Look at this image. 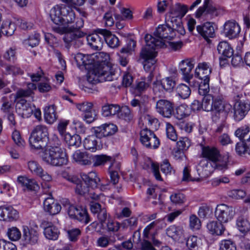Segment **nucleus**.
Wrapping results in <instances>:
<instances>
[{
    "label": "nucleus",
    "mask_w": 250,
    "mask_h": 250,
    "mask_svg": "<svg viewBox=\"0 0 250 250\" xmlns=\"http://www.w3.org/2000/svg\"><path fill=\"white\" fill-rule=\"evenodd\" d=\"M95 57L97 58L96 62L100 63L93 71L89 72L87 76L88 82L95 84L99 82L113 81L115 78V70L110 65L105 63L108 55L104 52H99L96 54Z\"/></svg>",
    "instance_id": "1"
},
{
    "label": "nucleus",
    "mask_w": 250,
    "mask_h": 250,
    "mask_svg": "<svg viewBox=\"0 0 250 250\" xmlns=\"http://www.w3.org/2000/svg\"><path fill=\"white\" fill-rule=\"evenodd\" d=\"M146 45L143 47L140 53V59L145 71L152 72L156 62L155 57L157 55L156 50L159 48L163 43L160 41H156L150 34H146L145 37Z\"/></svg>",
    "instance_id": "2"
},
{
    "label": "nucleus",
    "mask_w": 250,
    "mask_h": 250,
    "mask_svg": "<svg viewBox=\"0 0 250 250\" xmlns=\"http://www.w3.org/2000/svg\"><path fill=\"white\" fill-rule=\"evenodd\" d=\"M64 177L69 182L75 184V192L79 195H84L89 192V187L94 188L98 187L100 179L94 171L89 172L87 174L81 175L82 181L76 176L66 174Z\"/></svg>",
    "instance_id": "3"
},
{
    "label": "nucleus",
    "mask_w": 250,
    "mask_h": 250,
    "mask_svg": "<svg viewBox=\"0 0 250 250\" xmlns=\"http://www.w3.org/2000/svg\"><path fill=\"white\" fill-rule=\"evenodd\" d=\"M52 21L57 25H68L75 20V14L71 7L66 4L56 5L50 11Z\"/></svg>",
    "instance_id": "4"
},
{
    "label": "nucleus",
    "mask_w": 250,
    "mask_h": 250,
    "mask_svg": "<svg viewBox=\"0 0 250 250\" xmlns=\"http://www.w3.org/2000/svg\"><path fill=\"white\" fill-rule=\"evenodd\" d=\"M41 156L43 162L53 166H62L66 165L68 162L64 149L57 146H48L42 152Z\"/></svg>",
    "instance_id": "5"
},
{
    "label": "nucleus",
    "mask_w": 250,
    "mask_h": 250,
    "mask_svg": "<svg viewBox=\"0 0 250 250\" xmlns=\"http://www.w3.org/2000/svg\"><path fill=\"white\" fill-rule=\"evenodd\" d=\"M49 141L48 129L43 125H37L32 131L29 142L31 146L36 149L45 147Z\"/></svg>",
    "instance_id": "6"
},
{
    "label": "nucleus",
    "mask_w": 250,
    "mask_h": 250,
    "mask_svg": "<svg viewBox=\"0 0 250 250\" xmlns=\"http://www.w3.org/2000/svg\"><path fill=\"white\" fill-rule=\"evenodd\" d=\"M212 106V109L210 111L212 121L215 122L219 120H225L231 107L230 104L225 103L223 99L220 97H214Z\"/></svg>",
    "instance_id": "7"
},
{
    "label": "nucleus",
    "mask_w": 250,
    "mask_h": 250,
    "mask_svg": "<svg viewBox=\"0 0 250 250\" xmlns=\"http://www.w3.org/2000/svg\"><path fill=\"white\" fill-rule=\"evenodd\" d=\"M196 169L201 179L210 176L215 169L221 170L227 169V164L226 162L215 163L208 162V160H203L197 166Z\"/></svg>",
    "instance_id": "8"
},
{
    "label": "nucleus",
    "mask_w": 250,
    "mask_h": 250,
    "mask_svg": "<svg viewBox=\"0 0 250 250\" xmlns=\"http://www.w3.org/2000/svg\"><path fill=\"white\" fill-rule=\"evenodd\" d=\"M242 94H237L233 97L235 104L234 108V119L236 121L242 120L250 110V103L244 99Z\"/></svg>",
    "instance_id": "9"
},
{
    "label": "nucleus",
    "mask_w": 250,
    "mask_h": 250,
    "mask_svg": "<svg viewBox=\"0 0 250 250\" xmlns=\"http://www.w3.org/2000/svg\"><path fill=\"white\" fill-rule=\"evenodd\" d=\"M155 37H152L156 41H160L162 42L163 45L160 47H163L165 45L164 42L166 40H171L176 36L175 32L171 27V24L166 23V24L159 25L154 32Z\"/></svg>",
    "instance_id": "10"
},
{
    "label": "nucleus",
    "mask_w": 250,
    "mask_h": 250,
    "mask_svg": "<svg viewBox=\"0 0 250 250\" xmlns=\"http://www.w3.org/2000/svg\"><path fill=\"white\" fill-rule=\"evenodd\" d=\"M81 26L76 25V27H73L74 28L77 30L67 32V28L65 27H60L59 26H55L52 27V30L60 34H64L63 37L64 42L69 44L74 41H77V39L82 38L84 36V33L80 31L78 29L80 28Z\"/></svg>",
    "instance_id": "11"
},
{
    "label": "nucleus",
    "mask_w": 250,
    "mask_h": 250,
    "mask_svg": "<svg viewBox=\"0 0 250 250\" xmlns=\"http://www.w3.org/2000/svg\"><path fill=\"white\" fill-rule=\"evenodd\" d=\"M67 213L70 218L76 219L84 225L90 221L87 210L82 207L71 205L67 209Z\"/></svg>",
    "instance_id": "12"
},
{
    "label": "nucleus",
    "mask_w": 250,
    "mask_h": 250,
    "mask_svg": "<svg viewBox=\"0 0 250 250\" xmlns=\"http://www.w3.org/2000/svg\"><path fill=\"white\" fill-rule=\"evenodd\" d=\"M140 141L144 146L149 148H157L160 145L159 140L155 134L147 128L141 131Z\"/></svg>",
    "instance_id": "13"
},
{
    "label": "nucleus",
    "mask_w": 250,
    "mask_h": 250,
    "mask_svg": "<svg viewBox=\"0 0 250 250\" xmlns=\"http://www.w3.org/2000/svg\"><path fill=\"white\" fill-rule=\"evenodd\" d=\"M202 155L204 158L208 160V162L222 163L226 162L228 165V158H222L219 151L215 147L210 146H204L202 147Z\"/></svg>",
    "instance_id": "14"
},
{
    "label": "nucleus",
    "mask_w": 250,
    "mask_h": 250,
    "mask_svg": "<svg viewBox=\"0 0 250 250\" xmlns=\"http://www.w3.org/2000/svg\"><path fill=\"white\" fill-rule=\"evenodd\" d=\"M156 110L163 117L170 118L174 114V103L167 100H159L156 102Z\"/></svg>",
    "instance_id": "15"
},
{
    "label": "nucleus",
    "mask_w": 250,
    "mask_h": 250,
    "mask_svg": "<svg viewBox=\"0 0 250 250\" xmlns=\"http://www.w3.org/2000/svg\"><path fill=\"white\" fill-rule=\"evenodd\" d=\"M234 214L232 208L225 204L218 205L215 211L216 218L221 223H227L231 220Z\"/></svg>",
    "instance_id": "16"
},
{
    "label": "nucleus",
    "mask_w": 250,
    "mask_h": 250,
    "mask_svg": "<svg viewBox=\"0 0 250 250\" xmlns=\"http://www.w3.org/2000/svg\"><path fill=\"white\" fill-rule=\"evenodd\" d=\"M210 15V19L217 16V9L213 2L211 0H204L202 6H200L195 13V16L200 18L203 14Z\"/></svg>",
    "instance_id": "17"
},
{
    "label": "nucleus",
    "mask_w": 250,
    "mask_h": 250,
    "mask_svg": "<svg viewBox=\"0 0 250 250\" xmlns=\"http://www.w3.org/2000/svg\"><path fill=\"white\" fill-rule=\"evenodd\" d=\"M104 29H98L95 32L87 36V41L89 45L94 50H100L104 42V34L100 30Z\"/></svg>",
    "instance_id": "18"
},
{
    "label": "nucleus",
    "mask_w": 250,
    "mask_h": 250,
    "mask_svg": "<svg viewBox=\"0 0 250 250\" xmlns=\"http://www.w3.org/2000/svg\"><path fill=\"white\" fill-rule=\"evenodd\" d=\"M118 130L117 126L113 124H105L94 128V132L99 138L114 135Z\"/></svg>",
    "instance_id": "19"
},
{
    "label": "nucleus",
    "mask_w": 250,
    "mask_h": 250,
    "mask_svg": "<svg viewBox=\"0 0 250 250\" xmlns=\"http://www.w3.org/2000/svg\"><path fill=\"white\" fill-rule=\"evenodd\" d=\"M213 25V22H206L196 26L197 33L208 42L210 41L209 38H212L215 36V29Z\"/></svg>",
    "instance_id": "20"
},
{
    "label": "nucleus",
    "mask_w": 250,
    "mask_h": 250,
    "mask_svg": "<svg viewBox=\"0 0 250 250\" xmlns=\"http://www.w3.org/2000/svg\"><path fill=\"white\" fill-rule=\"evenodd\" d=\"M241 31V28L234 21H228L224 25V32L226 37L229 39L237 38Z\"/></svg>",
    "instance_id": "21"
},
{
    "label": "nucleus",
    "mask_w": 250,
    "mask_h": 250,
    "mask_svg": "<svg viewBox=\"0 0 250 250\" xmlns=\"http://www.w3.org/2000/svg\"><path fill=\"white\" fill-rule=\"evenodd\" d=\"M211 68L207 62L199 63L195 70V77L202 81L209 82Z\"/></svg>",
    "instance_id": "22"
},
{
    "label": "nucleus",
    "mask_w": 250,
    "mask_h": 250,
    "mask_svg": "<svg viewBox=\"0 0 250 250\" xmlns=\"http://www.w3.org/2000/svg\"><path fill=\"white\" fill-rule=\"evenodd\" d=\"M23 237L25 244L32 246L38 243L39 233L35 229H29L28 227L24 226H23Z\"/></svg>",
    "instance_id": "23"
},
{
    "label": "nucleus",
    "mask_w": 250,
    "mask_h": 250,
    "mask_svg": "<svg viewBox=\"0 0 250 250\" xmlns=\"http://www.w3.org/2000/svg\"><path fill=\"white\" fill-rule=\"evenodd\" d=\"M194 66V61L191 59L183 60L179 63L180 70L183 76L185 81H188L193 78L191 71Z\"/></svg>",
    "instance_id": "24"
},
{
    "label": "nucleus",
    "mask_w": 250,
    "mask_h": 250,
    "mask_svg": "<svg viewBox=\"0 0 250 250\" xmlns=\"http://www.w3.org/2000/svg\"><path fill=\"white\" fill-rule=\"evenodd\" d=\"M43 208L46 212L52 215L59 213L62 208L60 204L55 202L51 196L45 199L43 202Z\"/></svg>",
    "instance_id": "25"
},
{
    "label": "nucleus",
    "mask_w": 250,
    "mask_h": 250,
    "mask_svg": "<svg viewBox=\"0 0 250 250\" xmlns=\"http://www.w3.org/2000/svg\"><path fill=\"white\" fill-rule=\"evenodd\" d=\"M18 217V211L11 206L0 207V220L12 221Z\"/></svg>",
    "instance_id": "26"
},
{
    "label": "nucleus",
    "mask_w": 250,
    "mask_h": 250,
    "mask_svg": "<svg viewBox=\"0 0 250 250\" xmlns=\"http://www.w3.org/2000/svg\"><path fill=\"white\" fill-rule=\"evenodd\" d=\"M16 108L17 112L23 118L29 117L33 112V109L30 104L23 99L18 101Z\"/></svg>",
    "instance_id": "27"
},
{
    "label": "nucleus",
    "mask_w": 250,
    "mask_h": 250,
    "mask_svg": "<svg viewBox=\"0 0 250 250\" xmlns=\"http://www.w3.org/2000/svg\"><path fill=\"white\" fill-rule=\"evenodd\" d=\"M156 225V223L153 221L147 225L143 230V238L150 239L154 246L159 247L161 245L162 242L158 239L157 232H154L153 233H150L151 230L154 228Z\"/></svg>",
    "instance_id": "28"
},
{
    "label": "nucleus",
    "mask_w": 250,
    "mask_h": 250,
    "mask_svg": "<svg viewBox=\"0 0 250 250\" xmlns=\"http://www.w3.org/2000/svg\"><path fill=\"white\" fill-rule=\"evenodd\" d=\"M42 226L44 228V235L47 239L52 240L58 239L59 234L58 229L51 222L44 221L42 223Z\"/></svg>",
    "instance_id": "29"
},
{
    "label": "nucleus",
    "mask_w": 250,
    "mask_h": 250,
    "mask_svg": "<svg viewBox=\"0 0 250 250\" xmlns=\"http://www.w3.org/2000/svg\"><path fill=\"white\" fill-rule=\"evenodd\" d=\"M92 155L86 152H82L80 150H76L73 154V159L82 165H90L92 164Z\"/></svg>",
    "instance_id": "30"
},
{
    "label": "nucleus",
    "mask_w": 250,
    "mask_h": 250,
    "mask_svg": "<svg viewBox=\"0 0 250 250\" xmlns=\"http://www.w3.org/2000/svg\"><path fill=\"white\" fill-rule=\"evenodd\" d=\"M101 138H99L95 134L93 135L88 136L83 141V146L85 149L92 152L95 151L98 148H100L98 143Z\"/></svg>",
    "instance_id": "31"
},
{
    "label": "nucleus",
    "mask_w": 250,
    "mask_h": 250,
    "mask_svg": "<svg viewBox=\"0 0 250 250\" xmlns=\"http://www.w3.org/2000/svg\"><path fill=\"white\" fill-rule=\"evenodd\" d=\"M18 182L22 187L30 190L37 191L40 188L39 184L35 180L28 179L25 176H19Z\"/></svg>",
    "instance_id": "32"
},
{
    "label": "nucleus",
    "mask_w": 250,
    "mask_h": 250,
    "mask_svg": "<svg viewBox=\"0 0 250 250\" xmlns=\"http://www.w3.org/2000/svg\"><path fill=\"white\" fill-rule=\"evenodd\" d=\"M248 215L246 214L239 216L236 219V227L242 233H246L250 230V223Z\"/></svg>",
    "instance_id": "33"
},
{
    "label": "nucleus",
    "mask_w": 250,
    "mask_h": 250,
    "mask_svg": "<svg viewBox=\"0 0 250 250\" xmlns=\"http://www.w3.org/2000/svg\"><path fill=\"white\" fill-rule=\"evenodd\" d=\"M148 102V97L146 95L142 96L140 99H133L130 102V104L133 107H138L139 112L141 113L146 112L148 109L147 103Z\"/></svg>",
    "instance_id": "34"
},
{
    "label": "nucleus",
    "mask_w": 250,
    "mask_h": 250,
    "mask_svg": "<svg viewBox=\"0 0 250 250\" xmlns=\"http://www.w3.org/2000/svg\"><path fill=\"white\" fill-rule=\"evenodd\" d=\"M100 32L102 34H104V41L109 47L114 48L119 45L118 38L115 35L112 34L111 32L106 29L101 30Z\"/></svg>",
    "instance_id": "35"
},
{
    "label": "nucleus",
    "mask_w": 250,
    "mask_h": 250,
    "mask_svg": "<svg viewBox=\"0 0 250 250\" xmlns=\"http://www.w3.org/2000/svg\"><path fill=\"white\" fill-rule=\"evenodd\" d=\"M208 231L211 234L216 235H221L225 230V228L222 223L212 221L208 222L207 225Z\"/></svg>",
    "instance_id": "36"
},
{
    "label": "nucleus",
    "mask_w": 250,
    "mask_h": 250,
    "mask_svg": "<svg viewBox=\"0 0 250 250\" xmlns=\"http://www.w3.org/2000/svg\"><path fill=\"white\" fill-rule=\"evenodd\" d=\"M235 136L244 142H250V125H245L237 128Z\"/></svg>",
    "instance_id": "37"
},
{
    "label": "nucleus",
    "mask_w": 250,
    "mask_h": 250,
    "mask_svg": "<svg viewBox=\"0 0 250 250\" xmlns=\"http://www.w3.org/2000/svg\"><path fill=\"white\" fill-rule=\"evenodd\" d=\"M217 50L222 57L230 58L233 54V50L227 42H221L217 46Z\"/></svg>",
    "instance_id": "38"
},
{
    "label": "nucleus",
    "mask_w": 250,
    "mask_h": 250,
    "mask_svg": "<svg viewBox=\"0 0 250 250\" xmlns=\"http://www.w3.org/2000/svg\"><path fill=\"white\" fill-rule=\"evenodd\" d=\"M188 7L178 3L170 9L169 14L182 19L188 12Z\"/></svg>",
    "instance_id": "39"
},
{
    "label": "nucleus",
    "mask_w": 250,
    "mask_h": 250,
    "mask_svg": "<svg viewBox=\"0 0 250 250\" xmlns=\"http://www.w3.org/2000/svg\"><path fill=\"white\" fill-rule=\"evenodd\" d=\"M44 117L46 122L50 124H53L57 120V117L54 105H49L45 108Z\"/></svg>",
    "instance_id": "40"
},
{
    "label": "nucleus",
    "mask_w": 250,
    "mask_h": 250,
    "mask_svg": "<svg viewBox=\"0 0 250 250\" xmlns=\"http://www.w3.org/2000/svg\"><path fill=\"white\" fill-rule=\"evenodd\" d=\"M64 140L69 146L78 147L81 144V138L77 134L71 135L69 133H66L64 136Z\"/></svg>",
    "instance_id": "41"
},
{
    "label": "nucleus",
    "mask_w": 250,
    "mask_h": 250,
    "mask_svg": "<svg viewBox=\"0 0 250 250\" xmlns=\"http://www.w3.org/2000/svg\"><path fill=\"white\" fill-rule=\"evenodd\" d=\"M111 157L106 155H92L91 161L94 167H99L104 165L107 162L111 161Z\"/></svg>",
    "instance_id": "42"
},
{
    "label": "nucleus",
    "mask_w": 250,
    "mask_h": 250,
    "mask_svg": "<svg viewBox=\"0 0 250 250\" xmlns=\"http://www.w3.org/2000/svg\"><path fill=\"white\" fill-rule=\"evenodd\" d=\"M0 28L1 33L6 36H12L16 29L15 24L9 21H3Z\"/></svg>",
    "instance_id": "43"
},
{
    "label": "nucleus",
    "mask_w": 250,
    "mask_h": 250,
    "mask_svg": "<svg viewBox=\"0 0 250 250\" xmlns=\"http://www.w3.org/2000/svg\"><path fill=\"white\" fill-rule=\"evenodd\" d=\"M90 57L88 55L78 53L76 55L75 59L78 65L86 66L93 63L94 58L91 59Z\"/></svg>",
    "instance_id": "44"
},
{
    "label": "nucleus",
    "mask_w": 250,
    "mask_h": 250,
    "mask_svg": "<svg viewBox=\"0 0 250 250\" xmlns=\"http://www.w3.org/2000/svg\"><path fill=\"white\" fill-rule=\"evenodd\" d=\"M120 14L115 13L114 14L115 18L117 20L124 21L126 20H131L133 18L132 12L128 8L124 7L120 8Z\"/></svg>",
    "instance_id": "45"
},
{
    "label": "nucleus",
    "mask_w": 250,
    "mask_h": 250,
    "mask_svg": "<svg viewBox=\"0 0 250 250\" xmlns=\"http://www.w3.org/2000/svg\"><path fill=\"white\" fill-rule=\"evenodd\" d=\"M167 236L174 239H178L183 234V230L175 226H171L167 229Z\"/></svg>",
    "instance_id": "46"
},
{
    "label": "nucleus",
    "mask_w": 250,
    "mask_h": 250,
    "mask_svg": "<svg viewBox=\"0 0 250 250\" xmlns=\"http://www.w3.org/2000/svg\"><path fill=\"white\" fill-rule=\"evenodd\" d=\"M4 72L6 75L16 76L23 74V71L18 65L6 64L4 66Z\"/></svg>",
    "instance_id": "47"
},
{
    "label": "nucleus",
    "mask_w": 250,
    "mask_h": 250,
    "mask_svg": "<svg viewBox=\"0 0 250 250\" xmlns=\"http://www.w3.org/2000/svg\"><path fill=\"white\" fill-rule=\"evenodd\" d=\"M246 142L241 141L236 144L235 150L236 153L239 155L248 154L250 155V146L247 145Z\"/></svg>",
    "instance_id": "48"
},
{
    "label": "nucleus",
    "mask_w": 250,
    "mask_h": 250,
    "mask_svg": "<svg viewBox=\"0 0 250 250\" xmlns=\"http://www.w3.org/2000/svg\"><path fill=\"white\" fill-rule=\"evenodd\" d=\"M120 112V117L125 121L129 122L133 120V114L127 106H122Z\"/></svg>",
    "instance_id": "49"
},
{
    "label": "nucleus",
    "mask_w": 250,
    "mask_h": 250,
    "mask_svg": "<svg viewBox=\"0 0 250 250\" xmlns=\"http://www.w3.org/2000/svg\"><path fill=\"white\" fill-rule=\"evenodd\" d=\"M177 91L178 95L183 99L188 98L191 93L189 86L184 83H181L178 86Z\"/></svg>",
    "instance_id": "50"
},
{
    "label": "nucleus",
    "mask_w": 250,
    "mask_h": 250,
    "mask_svg": "<svg viewBox=\"0 0 250 250\" xmlns=\"http://www.w3.org/2000/svg\"><path fill=\"white\" fill-rule=\"evenodd\" d=\"M27 166L31 172L35 175L38 176L42 171V167L35 161H29L27 163Z\"/></svg>",
    "instance_id": "51"
},
{
    "label": "nucleus",
    "mask_w": 250,
    "mask_h": 250,
    "mask_svg": "<svg viewBox=\"0 0 250 250\" xmlns=\"http://www.w3.org/2000/svg\"><path fill=\"white\" fill-rule=\"evenodd\" d=\"M166 91L170 92L176 85L175 82L170 77H166L160 81Z\"/></svg>",
    "instance_id": "52"
},
{
    "label": "nucleus",
    "mask_w": 250,
    "mask_h": 250,
    "mask_svg": "<svg viewBox=\"0 0 250 250\" xmlns=\"http://www.w3.org/2000/svg\"><path fill=\"white\" fill-rule=\"evenodd\" d=\"M68 239L72 242H76L81 234V230L79 228H72L66 231Z\"/></svg>",
    "instance_id": "53"
},
{
    "label": "nucleus",
    "mask_w": 250,
    "mask_h": 250,
    "mask_svg": "<svg viewBox=\"0 0 250 250\" xmlns=\"http://www.w3.org/2000/svg\"><path fill=\"white\" fill-rule=\"evenodd\" d=\"M213 100H214V97H212L211 95H206L202 100V109L206 111H210L212 109Z\"/></svg>",
    "instance_id": "54"
},
{
    "label": "nucleus",
    "mask_w": 250,
    "mask_h": 250,
    "mask_svg": "<svg viewBox=\"0 0 250 250\" xmlns=\"http://www.w3.org/2000/svg\"><path fill=\"white\" fill-rule=\"evenodd\" d=\"M9 238L12 241H17L21 237V232L16 227L9 228L7 232Z\"/></svg>",
    "instance_id": "55"
},
{
    "label": "nucleus",
    "mask_w": 250,
    "mask_h": 250,
    "mask_svg": "<svg viewBox=\"0 0 250 250\" xmlns=\"http://www.w3.org/2000/svg\"><path fill=\"white\" fill-rule=\"evenodd\" d=\"M190 145V141L187 137H181L177 142V147L179 151L187 150Z\"/></svg>",
    "instance_id": "56"
},
{
    "label": "nucleus",
    "mask_w": 250,
    "mask_h": 250,
    "mask_svg": "<svg viewBox=\"0 0 250 250\" xmlns=\"http://www.w3.org/2000/svg\"><path fill=\"white\" fill-rule=\"evenodd\" d=\"M219 250H236L235 243L230 240H223L219 244Z\"/></svg>",
    "instance_id": "57"
},
{
    "label": "nucleus",
    "mask_w": 250,
    "mask_h": 250,
    "mask_svg": "<svg viewBox=\"0 0 250 250\" xmlns=\"http://www.w3.org/2000/svg\"><path fill=\"white\" fill-rule=\"evenodd\" d=\"M170 199L171 201L176 205L182 204L186 200L185 195L181 192H176L172 194L170 196Z\"/></svg>",
    "instance_id": "58"
},
{
    "label": "nucleus",
    "mask_w": 250,
    "mask_h": 250,
    "mask_svg": "<svg viewBox=\"0 0 250 250\" xmlns=\"http://www.w3.org/2000/svg\"><path fill=\"white\" fill-rule=\"evenodd\" d=\"M98 112L92 109L89 112L83 114V118L84 121L87 123L90 124L97 119Z\"/></svg>",
    "instance_id": "59"
},
{
    "label": "nucleus",
    "mask_w": 250,
    "mask_h": 250,
    "mask_svg": "<svg viewBox=\"0 0 250 250\" xmlns=\"http://www.w3.org/2000/svg\"><path fill=\"white\" fill-rule=\"evenodd\" d=\"M166 133L167 137L173 141H176L177 139V135L174 127L170 123L166 124Z\"/></svg>",
    "instance_id": "60"
},
{
    "label": "nucleus",
    "mask_w": 250,
    "mask_h": 250,
    "mask_svg": "<svg viewBox=\"0 0 250 250\" xmlns=\"http://www.w3.org/2000/svg\"><path fill=\"white\" fill-rule=\"evenodd\" d=\"M40 34L35 33L29 36L28 38L25 40V43L29 46L34 47L38 45L40 42Z\"/></svg>",
    "instance_id": "61"
},
{
    "label": "nucleus",
    "mask_w": 250,
    "mask_h": 250,
    "mask_svg": "<svg viewBox=\"0 0 250 250\" xmlns=\"http://www.w3.org/2000/svg\"><path fill=\"white\" fill-rule=\"evenodd\" d=\"M153 90L154 94L159 97H163L166 91L160 81H156L153 83Z\"/></svg>",
    "instance_id": "62"
},
{
    "label": "nucleus",
    "mask_w": 250,
    "mask_h": 250,
    "mask_svg": "<svg viewBox=\"0 0 250 250\" xmlns=\"http://www.w3.org/2000/svg\"><path fill=\"white\" fill-rule=\"evenodd\" d=\"M189 227L193 230H198L201 227V221L195 215H191L189 217Z\"/></svg>",
    "instance_id": "63"
},
{
    "label": "nucleus",
    "mask_w": 250,
    "mask_h": 250,
    "mask_svg": "<svg viewBox=\"0 0 250 250\" xmlns=\"http://www.w3.org/2000/svg\"><path fill=\"white\" fill-rule=\"evenodd\" d=\"M0 250H17V247L11 242L0 239Z\"/></svg>",
    "instance_id": "64"
}]
</instances>
